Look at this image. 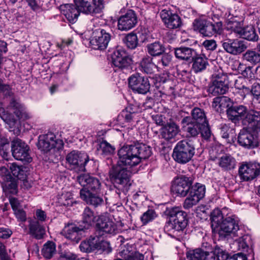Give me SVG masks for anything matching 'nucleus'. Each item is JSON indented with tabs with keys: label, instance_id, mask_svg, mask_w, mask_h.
<instances>
[{
	"label": "nucleus",
	"instance_id": "obj_1",
	"mask_svg": "<svg viewBox=\"0 0 260 260\" xmlns=\"http://www.w3.org/2000/svg\"><path fill=\"white\" fill-rule=\"evenodd\" d=\"M77 181L83 186L80 191V197L86 204L97 207L104 203L99 194L101 184L100 180L88 174H83L77 177Z\"/></svg>",
	"mask_w": 260,
	"mask_h": 260
},
{
	"label": "nucleus",
	"instance_id": "obj_2",
	"mask_svg": "<svg viewBox=\"0 0 260 260\" xmlns=\"http://www.w3.org/2000/svg\"><path fill=\"white\" fill-rule=\"evenodd\" d=\"M211 218L212 229L218 233L220 239L238 236L239 226L235 219L231 217L223 218L219 210L214 211Z\"/></svg>",
	"mask_w": 260,
	"mask_h": 260
},
{
	"label": "nucleus",
	"instance_id": "obj_3",
	"mask_svg": "<svg viewBox=\"0 0 260 260\" xmlns=\"http://www.w3.org/2000/svg\"><path fill=\"white\" fill-rule=\"evenodd\" d=\"M146 146L143 143L124 145L118 150L119 164L129 168L135 166L146 158Z\"/></svg>",
	"mask_w": 260,
	"mask_h": 260
},
{
	"label": "nucleus",
	"instance_id": "obj_4",
	"mask_svg": "<svg viewBox=\"0 0 260 260\" xmlns=\"http://www.w3.org/2000/svg\"><path fill=\"white\" fill-rule=\"evenodd\" d=\"M128 167H122L119 166L113 167L110 171L111 179L114 181V186L116 188L115 191L117 198H121V192L125 194L131 185V171L128 169Z\"/></svg>",
	"mask_w": 260,
	"mask_h": 260
},
{
	"label": "nucleus",
	"instance_id": "obj_5",
	"mask_svg": "<svg viewBox=\"0 0 260 260\" xmlns=\"http://www.w3.org/2000/svg\"><path fill=\"white\" fill-rule=\"evenodd\" d=\"M169 220L166 223L165 230L170 234L182 232L188 223L186 212L181 211L178 207L172 208L169 213Z\"/></svg>",
	"mask_w": 260,
	"mask_h": 260
},
{
	"label": "nucleus",
	"instance_id": "obj_6",
	"mask_svg": "<svg viewBox=\"0 0 260 260\" xmlns=\"http://www.w3.org/2000/svg\"><path fill=\"white\" fill-rule=\"evenodd\" d=\"M195 153V147L192 142L187 140L178 142L173 149L172 156L180 164L188 162Z\"/></svg>",
	"mask_w": 260,
	"mask_h": 260
},
{
	"label": "nucleus",
	"instance_id": "obj_7",
	"mask_svg": "<svg viewBox=\"0 0 260 260\" xmlns=\"http://www.w3.org/2000/svg\"><path fill=\"white\" fill-rule=\"evenodd\" d=\"M112 30L110 28H99L92 32L90 44L94 49L104 50L112 37Z\"/></svg>",
	"mask_w": 260,
	"mask_h": 260
},
{
	"label": "nucleus",
	"instance_id": "obj_8",
	"mask_svg": "<svg viewBox=\"0 0 260 260\" xmlns=\"http://www.w3.org/2000/svg\"><path fill=\"white\" fill-rule=\"evenodd\" d=\"M66 160L71 170L76 172H85V166L89 159L86 153L73 150L67 154Z\"/></svg>",
	"mask_w": 260,
	"mask_h": 260
},
{
	"label": "nucleus",
	"instance_id": "obj_9",
	"mask_svg": "<svg viewBox=\"0 0 260 260\" xmlns=\"http://www.w3.org/2000/svg\"><path fill=\"white\" fill-rule=\"evenodd\" d=\"M222 24L221 22L215 24L205 19H196L193 23L194 30H198L205 37H211L216 34H220Z\"/></svg>",
	"mask_w": 260,
	"mask_h": 260
},
{
	"label": "nucleus",
	"instance_id": "obj_10",
	"mask_svg": "<svg viewBox=\"0 0 260 260\" xmlns=\"http://www.w3.org/2000/svg\"><path fill=\"white\" fill-rule=\"evenodd\" d=\"M229 89L228 76L223 73L213 75L212 84L208 89V92L213 96L223 94Z\"/></svg>",
	"mask_w": 260,
	"mask_h": 260
},
{
	"label": "nucleus",
	"instance_id": "obj_11",
	"mask_svg": "<svg viewBox=\"0 0 260 260\" xmlns=\"http://www.w3.org/2000/svg\"><path fill=\"white\" fill-rule=\"evenodd\" d=\"M205 191V185L199 183H197L193 185L192 184L188 192V196L183 203L184 208L189 209L196 205L204 198Z\"/></svg>",
	"mask_w": 260,
	"mask_h": 260
},
{
	"label": "nucleus",
	"instance_id": "obj_12",
	"mask_svg": "<svg viewBox=\"0 0 260 260\" xmlns=\"http://www.w3.org/2000/svg\"><path fill=\"white\" fill-rule=\"evenodd\" d=\"M12 152L13 157L24 163H29L32 159L29 154V147L24 142L20 139L13 141Z\"/></svg>",
	"mask_w": 260,
	"mask_h": 260
},
{
	"label": "nucleus",
	"instance_id": "obj_13",
	"mask_svg": "<svg viewBox=\"0 0 260 260\" xmlns=\"http://www.w3.org/2000/svg\"><path fill=\"white\" fill-rule=\"evenodd\" d=\"M193 180L191 177L182 175L177 177L172 185V191L181 197H186L190 190Z\"/></svg>",
	"mask_w": 260,
	"mask_h": 260
},
{
	"label": "nucleus",
	"instance_id": "obj_14",
	"mask_svg": "<svg viewBox=\"0 0 260 260\" xmlns=\"http://www.w3.org/2000/svg\"><path fill=\"white\" fill-rule=\"evenodd\" d=\"M103 0H74L79 11L85 14L99 13L104 8Z\"/></svg>",
	"mask_w": 260,
	"mask_h": 260
},
{
	"label": "nucleus",
	"instance_id": "obj_15",
	"mask_svg": "<svg viewBox=\"0 0 260 260\" xmlns=\"http://www.w3.org/2000/svg\"><path fill=\"white\" fill-rule=\"evenodd\" d=\"M223 50L229 54L238 55L244 52L247 46L243 41L238 39H225L220 42Z\"/></svg>",
	"mask_w": 260,
	"mask_h": 260
},
{
	"label": "nucleus",
	"instance_id": "obj_16",
	"mask_svg": "<svg viewBox=\"0 0 260 260\" xmlns=\"http://www.w3.org/2000/svg\"><path fill=\"white\" fill-rule=\"evenodd\" d=\"M96 237H102L107 234L114 233L116 226L108 217L100 215L96 220Z\"/></svg>",
	"mask_w": 260,
	"mask_h": 260
},
{
	"label": "nucleus",
	"instance_id": "obj_17",
	"mask_svg": "<svg viewBox=\"0 0 260 260\" xmlns=\"http://www.w3.org/2000/svg\"><path fill=\"white\" fill-rule=\"evenodd\" d=\"M239 144L247 149H253L258 145L257 136L247 128L241 129L238 137Z\"/></svg>",
	"mask_w": 260,
	"mask_h": 260
},
{
	"label": "nucleus",
	"instance_id": "obj_18",
	"mask_svg": "<svg viewBox=\"0 0 260 260\" xmlns=\"http://www.w3.org/2000/svg\"><path fill=\"white\" fill-rule=\"evenodd\" d=\"M249 112L250 110L244 105L232 106L227 111V116L233 123L236 124L241 121L244 125V120L248 116Z\"/></svg>",
	"mask_w": 260,
	"mask_h": 260
},
{
	"label": "nucleus",
	"instance_id": "obj_19",
	"mask_svg": "<svg viewBox=\"0 0 260 260\" xmlns=\"http://www.w3.org/2000/svg\"><path fill=\"white\" fill-rule=\"evenodd\" d=\"M239 174L244 181L252 180L260 174V164L253 162L243 164L239 168Z\"/></svg>",
	"mask_w": 260,
	"mask_h": 260
},
{
	"label": "nucleus",
	"instance_id": "obj_20",
	"mask_svg": "<svg viewBox=\"0 0 260 260\" xmlns=\"http://www.w3.org/2000/svg\"><path fill=\"white\" fill-rule=\"evenodd\" d=\"M55 138V136L51 133L40 135L37 143L38 149L44 152H47L52 148L57 147L56 145L58 144L62 145V142L61 140L57 141Z\"/></svg>",
	"mask_w": 260,
	"mask_h": 260
},
{
	"label": "nucleus",
	"instance_id": "obj_21",
	"mask_svg": "<svg viewBox=\"0 0 260 260\" xmlns=\"http://www.w3.org/2000/svg\"><path fill=\"white\" fill-rule=\"evenodd\" d=\"M137 23V18L135 12L129 10L126 13L118 19V28L122 31H127L134 27Z\"/></svg>",
	"mask_w": 260,
	"mask_h": 260
},
{
	"label": "nucleus",
	"instance_id": "obj_22",
	"mask_svg": "<svg viewBox=\"0 0 260 260\" xmlns=\"http://www.w3.org/2000/svg\"><path fill=\"white\" fill-rule=\"evenodd\" d=\"M111 58L113 64L121 69L128 67L132 61L128 53L123 49H118L114 51Z\"/></svg>",
	"mask_w": 260,
	"mask_h": 260
},
{
	"label": "nucleus",
	"instance_id": "obj_23",
	"mask_svg": "<svg viewBox=\"0 0 260 260\" xmlns=\"http://www.w3.org/2000/svg\"><path fill=\"white\" fill-rule=\"evenodd\" d=\"M129 87L135 92L139 94L146 93V81L143 76L136 73L128 78Z\"/></svg>",
	"mask_w": 260,
	"mask_h": 260
},
{
	"label": "nucleus",
	"instance_id": "obj_24",
	"mask_svg": "<svg viewBox=\"0 0 260 260\" xmlns=\"http://www.w3.org/2000/svg\"><path fill=\"white\" fill-rule=\"evenodd\" d=\"M61 14L65 16L68 21L72 23H75L81 12L75 4H66L59 7Z\"/></svg>",
	"mask_w": 260,
	"mask_h": 260
},
{
	"label": "nucleus",
	"instance_id": "obj_25",
	"mask_svg": "<svg viewBox=\"0 0 260 260\" xmlns=\"http://www.w3.org/2000/svg\"><path fill=\"white\" fill-rule=\"evenodd\" d=\"M184 131L187 133L188 137H195L197 136L201 131V124L191 121V117L186 116L181 121Z\"/></svg>",
	"mask_w": 260,
	"mask_h": 260
},
{
	"label": "nucleus",
	"instance_id": "obj_26",
	"mask_svg": "<svg viewBox=\"0 0 260 260\" xmlns=\"http://www.w3.org/2000/svg\"><path fill=\"white\" fill-rule=\"evenodd\" d=\"M244 125L251 127L253 131H260V111L250 110L248 116L244 120Z\"/></svg>",
	"mask_w": 260,
	"mask_h": 260
},
{
	"label": "nucleus",
	"instance_id": "obj_27",
	"mask_svg": "<svg viewBox=\"0 0 260 260\" xmlns=\"http://www.w3.org/2000/svg\"><path fill=\"white\" fill-rule=\"evenodd\" d=\"M179 126L174 122L167 123L161 128L162 137L167 141L174 139L180 133Z\"/></svg>",
	"mask_w": 260,
	"mask_h": 260
},
{
	"label": "nucleus",
	"instance_id": "obj_28",
	"mask_svg": "<svg viewBox=\"0 0 260 260\" xmlns=\"http://www.w3.org/2000/svg\"><path fill=\"white\" fill-rule=\"evenodd\" d=\"M209 66L208 59L203 54H197L192 58L191 69L195 73L205 71Z\"/></svg>",
	"mask_w": 260,
	"mask_h": 260
},
{
	"label": "nucleus",
	"instance_id": "obj_29",
	"mask_svg": "<svg viewBox=\"0 0 260 260\" xmlns=\"http://www.w3.org/2000/svg\"><path fill=\"white\" fill-rule=\"evenodd\" d=\"M83 228H80L74 224H69L63 229L65 237L72 241L78 242L82 237Z\"/></svg>",
	"mask_w": 260,
	"mask_h": 260
},
{
	"label": "nucleus",
	"instance_id": "obj_30",
	"mask_svg": "<svg viewBox=\"0 0 260 260\" xmlns=\"http://www.w3.org/2000/svg\"><path fill=\"white\" fill-rule=\"evenodd\" d=\"M29 234L37 239H43L45 235V229L39 221L29 220Z\"/></svg>",
	"mask_w": 260,
	"mask_h": 260
},
{
	"label": "nucleus",
	"instance_id": "obj_31",
	"mask_svg": "<svg viewBox=\"0 0 260 260\" xmlns=\"http://www.w3.org/2000/svg\"><path fill=\"white\" fill-rule=\"evenodd\" d=\"M230 98L225 96H217L215 98L212 102V107L218 112L227 111L233 105Z\"/></svg>",
	"mask_w": 260,
	"mask_h": 260
},
{
	"label": "nucleus",
	"instance_id": "obj_32",
	"mask_svg": "<svg viewBox=\"0 0 260 260\" xmlns=\"http://www.w3.org/2000/svg\"><path fill=\"white\" fill-rule=\"evenodd\" d=\"M218 166L224 171L232 170L236 167V160L230 154H224L218 159Z\"/></svg>",
	"mask_w": 260,
	"mask_h": 260
},
{
	"label": "nucleus",
	"instance_id": "obj_33",
	"mask_svg": "<svg viewBox=\"0 0 260 260\" xmlns=\"http://www.w3.org/2000/svg\"><path fill=\"white\" fill-rule=\"evenodd\" d=\"M9 107L19 119L26 120L31 117V114L20 104L15 100H12L10 102Z\"/></svg>",
	"mask_w": 260,
	"mask_h": 260
},
{
	"label": "nucleus",
	"instance_id": "obj_34",
	"mask_svg": "<svg viewBox=\"0 0 260 260\" xmlns=\"http://www.w3.org/2000/svg\"><path fill=\"white\" fill-rule=\"evenodd\" d=\"M234 85L235 88L238 90L237 92L243 98L250 94V83L248 79L239 77L235 80Z\"/></svg>",
	"mask_w": 260,
	"mask_h": 260
},
{
	"label": "nucleus",
	"instance_id": "obj_35",
	"mask_svg": "<svg viewBox=\"0 0 260 260\" xmlns=\"http://www.w3.org/2000/svg\"><path fill=\"white\" fill-rule=\"evenodd\" d=\"M196 53L195 50L189 47H182L175 49L176 57L182 60H188L190 58H192Z\"/></svg>",
	"mask_w": 260,
	"mask_h": 260
},
{
	"label": "nucleus",
	"instance_id": "obj_36",
	"mask_svg": "<svg viewBox=\"0 0 260 260\" xmlns=\"http://www.w3.org/2000/svg\"><path fill=\"white\" fill-rule=\"evenodd\" d=\"M239 36L240 37L249 41L255 42L258 39V36L252 26H247L243 27Z\"/></svg>",
	"mask_w": 260,
	"mask_h": 260
},
{
	"label": "nucleus",
	"instance_id": "obj_37",
	"mask_svg": "<svg viewBox=\"0 0 260 260\" xmlns=\"http://www.w3.org/2000/svg\"><path fill=\"white\" fill-rule=\"evenodd\" d=\"M209 252L204 251L202 249L198 248L187 253V257L189 260H210Z\"/></svg>",
	"mask_w": 260,
	"mask_h": 260
},
{
	"label": "nucleus",
	"instance_id": "obj_38",
	"mask_svg": "<svg viewBox=\"0 0 260 260\" xmlns=\"http://www.w3.org/2000/svg\"><path fill=\"white\" fill-rule=\"evenodd\" d=\"M191 114V121L198 123V124L202 125L208 122L204 111L199 108H193Z\"/></svg>",
	"mask_w": 260,
	"mask_h": 260
},
{
	"label": "nucleus",
	"instance_id": "obj_39",
	"mask_svg": "<svg viewBox=\"0 0 260 260\" xmlns=\"http://www.w3.org/2000/svg\"><path fill=\"white\" fill-rule=\"evenodd\" d=\"M56 252V244L51 241L44 244L41 250L42 254L46 259L52 258Z\"/></svg>",
	"mask_w": 260,
	"mask_h": 260
},
{
	"label": "nucleus",
	"instance_id": "obj_40",
	"mask_svg": "<svg viewBox=\"0 0 260 260\" xmlns=\"http://www.w3.org/2000/svg\"><path fill=\"white\" fill-rule=\"evenodd\" d=\"M96 217L93 211L88 207H86L82 213V221L88 226H90L96 222Z\"/></svg>",
	"mask_w": 260,
	"mask_h": 260
},
{
	"label": "nucleus",
	"instance_id": "obj_41",
	"mask_svg": "<svg viewBox=\"0 0 260 260\" xmlns=\"http://www.w3.org/2000/svg\"><path fill=\"white\" fill-rule=\"evenodd\" d=\"M13 175L19 180L25 178L26 171L25 167L17 165L15 163L10 164L8 166Z\"/></svg>",
	"mask_w": 260,
	"mask_h": 260
},
{
	"label": "nucleus",
	"instance_id": "obj_42",
	"mask_svg": "<svg viewBox=\"0 0 260 260\" xmlns=\"http://www.w3.org/2000/svg\"><path fill=\"white\" fill-rule=\"evenodd\" d=\"M243 58L251 64L255 65L260 62V53L254 50H248L243 54Z\"/></svg>",
	"mask_w": 260,
	"mask_h": 260
},
{
	"label": "nucleus",
	"instance_id": "obj_43",
	"mask_svg": "<svg viewBox=\"0 0 260 260\" xmlns=\"http://www.w3.org/2000/svg\"><path fill=\"white\" fill-rule=\"evenodd\" d=\"M250 93L253 96L252 105L254 108L257 107L256 105L260 104V84L254 83L252 86L250 85Z\"/></svg>",
	"mask_w": 260,
	"mask_h": 260
},
{
	"label": "nucleus",
	"instance_id": "obj_44",
	"mask_svg": "<svg viewBox=\"0 0 260 260\" xmlns=\"http://www.w3.org/2000/svg\"><path fill=\"white\" fill-rule=\"evenodd\" d=\"M97 150L102 155H108L113 153L115 148L106 141H102L98 145Z\"/></svg>",
	"mask_w": 260,
	"mask_h": 260
},
{
	"label": "nucleus",
	"instance_id": "obj_45",
	"mask_svg": "<svg viewBox=\"0 0 260 260\" xmlns=\"http://www.w3.org/2000/svg\"><path fill=\"white\" fill-rule=\"evenodd\" d=\"M5 184L3 185V190L6 193L13 194L17 193V184L14 178L6 180Z\"/></svg>",
	"mask_w": 260,
	"mask_h": 260
},
{
	"label": "nucleus",
	"instance_id": "obj_46",
	"mask_svg": "<svg viewBox=\"0 0 260 260\" xmlns=\"http://www.w3.org/2000/svg\"><path fill=\"white\" fill-rule=\"evenodd\" d=\"M209 259L215 257L216 260H228L230 257L228 252L219 247H216L214 251L209 252Z\"/></svg>",
	"mask_w": 260,
	"mask_h": 260
},
{
	"label": "nucleus",
	"instance_id": "obj_47",
	"mask_svg": "<svg viewBox=\"0 0 260 260\" xmlns=\"http://www.w3.org/2000/svg\"><path fill=\"white\" fill-rule=\"evenodd\" d=\"M137 252L136 250L134 244L126 243L125 244L121 246V250L119 251V255L125 258L129 256L134 254Z\"/></svg>",
	"mask_w": 260,
	"mask_h": 260
},
{
	"label": "nucleus",
	"instance_id": "obj_48",
	"mask_svg": "<svg viewBox=\"0 0 260 260\" xmlns=\"http://www.w3.org/2000/svg\"><path fill=\"white\" fill-rule=\"evenodd\" d=\"M95 237H90L88 241L82 242L80 245V248L82 251L89 252L95 249Z\"/></svg>",
	"mask_w": 260,
	"mask_h": 260
},
{
	"label": "nucleus",
	"instance_id": "obj_49",
	"mask_svg": "<svg viewBox=\"0 0 260 260\" xmlns=\"http://www.w3.org/2000/svg\"><path fill=\"white\" fill-rule=\"evenodd\" d=\"M96 242H95V249L101 250L105 253L108 254L110 253L112 249L109 242L100 240L99 237H96Z\"/></svg>",
	"mask_w": 260,
	"mask_h": 260
},
{
	"label": "nucleus",
	"instance_id": "obj_50",
	"mask_svg": "<svg viewBox=\"0 0 260 260\" xmlns=\"http://www.w3.org/2000/svg\"><path fill=\"white\" fill-rule=\"evenodd\" d=\"M165 25L170 29L177 28L181 26V20L178 15L171 14Z\"/></svg>",
	"mask_w": 260,
	"mask_h": 260
},
{
	"label": "nucleus",
	"instance_id": "obj_51",
	"mask_svg": "<svg viewBox=\"0 0 260 260\" xmlns=\"http://www.w3.org/2000/svg\"><path fill=\"white\" fill-rule=\"evenodd\" d=\"M123 41L128 48L134 49L138 44L137 36L135 34H129L124 38Z\"/></svg>",
	"mask_w": 260,
	"mask_h": 260
},
{
	"label": "nucleus",
	"instance_id": "obj_52",
	"mask_svg": "<svg viewBox=\"0 0 260 260\" xmlns=\"http://www.w3.org/2000/svg\"><path fill=\"white\" fill-rule=\"evenodd\" d=\"M148 52L152 56H157L161 54L164 51V48L158 42L151 44L148 47Z\"/></svg>",
	"mask_w": 260,
	"mask_h": 260
},
{
	"label": "nucleus",
	"instance_id": "obj_53",
	"mask_svg": "<svg viewBox=\"0 0 260 260\" xmlns=\"http://www.w3.org/2000/svg\"><path fill=\"white\" fill-rule=\"evenodd\" d=\"M250 237L245 235L235 241V244L238 247L239 250L246 251L248 248Z\"/></svg>",
	"mask_w": 260,
	"mask_h": 260
},
{
	"label": "nucleus",
	"instance_id": "obj_54",
	"mask_svg": "<svg viewBox=\"0 0 260 260\" xmlns=\"http://www.w3.org/2000/svg\"><path fill=\"white\" fill-rule=\"evenodd\" d=\"M58 202L60 205L64 206H72L73 202L72 193L67 192L62 193L58 199Z\"/></svg>",
	"mask_w": 260,
	"mask_h": 260
},
{
	"label": "nucleus",
	"instance_id": "obj_55",
	"mask_svg": "<svg viewBox=\"0 0 260 260\" xmlns=\"http://www.w3.org/2000/svg\"><path fill=\"white\" fill-rule=\"evenodd\" d=\"M242 25L240 22L236 20H229L227 22L226 28L228 30H231L239 35L243 28Z\"/></svg>",
	"mask_w": 260,
	"mask_h": 260
},
{
	"label": "nucleus",
	"instance_id": "obj_56",
	"mask_svg": "<svg viewBox=\"0 0 260 260\" xmlns=\"http://www.w3.org/2000/svg\"><path fill=\"white\" fill-rule=\"evenodd\" d=\"M0 117L4 121L10 125L11 127L14 126L16 120L14 118H12L10 115H8L3 108H0Z\"/></svg>",
	"mask_w": 260,
	"mask_h": 260
},
{
	"label": "nucleus",
	"instance_id": "obj_57",
	"mask_svg": "<svg viewBox=\"0 0 260 260\" xmlns=\"http://www.w3.org/2000/svg\"><path fill=\"white\" fill-rule=\"evenodd\" d=\"M202 137L206 140H209L210 138L212 133L209 127L208 122L201 125V131L200 132Z\"/></svg>",
	"mask_w": 260,
	"mask_h": 260
},
{
	"label": "nucleus",
	"instance_id": "obj_58",
	"mask_svg": "<svg viewBox=\"0 0 260 260\" xmlns=\"http://www.w3.org/2000/svg\"><path fill=\"white\" fill-rule=\"evenodd\" d=\"M135 113V111L133 110V108L131 107H128L125 110L122 111L121 115L124 117L126 122H129L133 120Z\"/></svg>",
	"mask_w": 260,
	"mask_h": 260
},
{
	"label": "nucleus",
	"instance_id": "obj_59",
	"mask_svg": "<svg viewBox=\"0 0 260 260\" xmlns=\"http://www.w3.org/2000/svg\"><path fill=\"white\" fill-rule=\"evenodd\" d=\"M147 208V222H148L156 218L158 216V214L155 211L153 207L148 205Z\"/></svg>",
	"mask_w": 260,
	"mask_h": 260
},
{
	"label": "nucleus",
	"instance_id": "obj_60",
	"mask_svg": "<svg viewBox=\"0 0 260 260\" xmlns=\"http://www.w3.org/2000/svg\"><path fill=\"white\" fill-rule=\"evenodd\" d=\"M203 46L207 50H214L217 47V44L214 40H205L203 43Z\"/></svg>",
	"mask_w": 260,
	"mask_h": 260
},
{
	"label": "nucleus",
	"instance_id": "obj_61",
	"mask_svg": "<svg viewBox=\"0 0 260 260\" xmlns=\"http://www.w3.org/2000/svg\"><path fill=\"white\" fill-rule=\"evenodd\" d=\"M14 211V213L17 219L21 221H25L26 219V213L21 209H18Z\"/></svg>",
	"mask_w": 260,
	"mask_h": 260
},
{
	"label": "nucleus",
	"instance_id": "obj_62",
	"mask_svg": "<svg viewBox=\"0 0 260 260\" xmlns=\"http://www.w3.org/2000/svg\"><path fill=\"white\" fill-rule=\"evenodd\" d=\"M0 175L3 177L4 181L12 179V176L10 174L8 170L5 167H3L0 169Z\"/></svg>",
	"mask_w": 260,
	"mask_h": 260
},
{
	"label": "nucleus",
	"instance_id": "obj_63",
	"mask_svg": "<svg viewBox=\"0 0 260 260\" xmlns=\"http://www.w3.org/2000/svg\"><path fill=\"white\" fill-rule=\"evenodd\" d=\"M172 56L168 54H164L162 56L161 61L164 66L167 67L169 65L172 60Z\"/></svg>",
	"mask_w": 260,
	"mask_h": 260
},
{
	"label": "nucleus",
	"instance_id": "obj_64",
	"mask_svg": "<svg viewBox=\"0 0 260 260\" xmlns=\"http://www.w3.org/2000/svg\"><path fill=\"white\" fill-rule=\"evenodd\" d=\"M144 256L143 254H140L139 252H137L134 254H132L125 258L124 260H144Z\"/></svg>",
	"mask_w": 260,
	"mask_h": 260
}]
</instances>
